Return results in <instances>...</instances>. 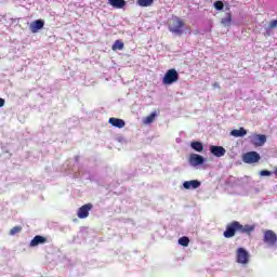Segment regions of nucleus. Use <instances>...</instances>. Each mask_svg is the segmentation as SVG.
Returning a JSON list of instances; mask_svg holds the SVG:
<instances>
[{
    "label": "nucleus",
    "instance_id": "nucleus-7",
    "mask_svg": "<svg viewBox=\"0 0 277 277\" xmlns=\"http://www.w3.org/2000/svg\"><path fill=\"white\" fill-rule=\"evenodd\" d=\"M92 207H93L92 203L83 205L82 207H80L78 209L77 216L80 220H85V217H88V215H90V211H92Z\"/></svg>",
    "mask_w": 277,
    "mask_h": 277
},
{
    "label": "nucleus",
    "instance_id": "nucleus-14",
    "mask_svg": "<svg viewBox=\"0 0 277 277\" xmlns=\"http://www.w3.org/2000/svg\"><path fill=\"white\" fill-rule=\"evenodd\" d=\"M42 243H47V237L37 235L30 241V248H36V246H40Z\"/></svg>",
    "mask_w": 277,
    "mask_h": 277
},
{
    "label": "nucleus",
    "instance_id": "nucleus-24",
    "mask_svg": "<svg viewBox=\"0 0 277 277\" xmlns=\"http://www.w3.org/2000/svg\"><path fill=\"white\" fill-rule=\"evenodd\" d=\"M214 8H215V10H219V11L224 10V2H222V1L214 2Z\"/></svg>",
    "mask_w": 277,
    "mask_h": 277
},
{
    "label": "nucleus",
    "instance_id": "nucleus-23",
    "mask_svg": "<svg viewBox=\"0 0 277 277\" xmlns=\"http://www.w3.org/2000/svg\"><path fill=\"white\" fill-rule=\"evenodd\" d=\"M179 243L180 246L187 248V246H189V238L187 236H183L179 239Z\"/></svg>",
    "mask_w": 277,
    "mask_h": 277
},
{
    "label": "nucleus",
    "instance_id": "nucleus-25",
    "mask_svg": "<svg viewBox=\"0 0 277 277\" xmlns=\"http://www.w3.org/2000/svg\"><path fill=\"white\" fill-rule=\"evenodd\" d=\"M269 29H276L277 27V19H273L269 25H268Z\"/></svg>",
    "mask_w": 277,
    "mask_h": 277
},
{
    "label": "nucleus",
    "instance_id": "nucleus-3",
    "mask_svg": "<svg viewBox=\"0 0 277 277\" xmlns=\"http://www.w3.org/2000/svg\"><path fill=\"white\" fill-rule=\"evenodd\" d=\"M176 81H179V71L174 68L167 70L162 78L163 85H172V83H176Z\"/></svg>",
    "mask_w": 277,
    "mask_h": 277
},
{
    "label": "nucleus",
    "instance_id": "nucleus-22",
    "mask_svg": "<svg viewBox=\"0 0 277 277\" xmlns=\"http://www.w3.org/2000/svg\"><path fill=\"white\" fill-rule=\"evenodd\" d=\"M23 226H14L10 229L9 235L14 236L18 235V233H22Z\"/></svg>",
    "mask_w": 277,
    "mask_h": 277
},
{
    "label": "nucleus",
    "instance_id": "nucleus-28",
    "mask_svg": "<svg viewBox=\"0 0 277 277\" xmlns=\"http://www.w3.org/2000/svg\"><path fill=\"white\" fill-rule=\"evenodd\" d=\"M213 88H220V83L214 82V83H213Z\"/></svg>",
    "mask_w": 277,
    "mask_h": 277
},
{
    "label": "nucleus",
    "instance_id": "nucleus-27",
    "mask_svg": "<svg viewBox=\"0 0 277 277\" xmlns=\"http://www.w3.org/2000/svg\"><path fill=\"white\" fill-rule=\"evenodd\" d=\"M3 105H5V100L0 98V107H3Z\"/></svg>",
    "mask_w": 277,
    "mask_h": 277
},
{
    "label": "nucleus",
    "instance_id": "nucleus-11",
    "mask_svg": "<svg viewBox=\"0 0 277 277\" xmlns=\"http://www.w3.org/2000/svg\"><path fill=\"white\" fill-rule=\"evenodd\" d=\"M210 153L214 155V157H224L226 155V149L223 146H210Z\"/></svg>",
    "mask_w": 277,
    "mask_h": 277
},
{
    "label": "nucleus",
    "instance_id": "nucleus-12",
    "mask_svg": "<svg viewBox=\"0 0 277 277\" xmlns=\"http://www.w3.org/2000/svg\"><path fill=\"white\" fill-rule=\"evenodd\" d=\"M108 122H109V124H111V127H116V129H124L126 122L123 119L110 117Z\"/></svg>",
    "mask_w": 277,
    "mask_h": 277
},
{
    "label": "nucleus",
    "instance_id": "nucleus-16",
    "mask_svg": "<svg viewBox=\"0 0 277 277\" xmlns=\"http://www.w3.org/2000/svg\"><path fill=\"white\" fill-rule=\"evenodd\" d=\"M230 135H233V137H243L245 135H248V131L240 128L239 130H232Z\"/></svg>",
    "mask_w": 277,
    "mask_h": 277
},
{
    "label": "nucleus",
    "instance_id": "nucleus-17",
    "mask_svg": "<svg viewBox=\"0 0 277 277\" xmlns=\"http://www.w3.org/2000/svg\"><path fill=\"white\" fill-rule=\"evenodd\" d=\"M190 147L193 148V150H196V153H202V150H205V146L201 142L198 141L192 142Z\"/></svg>",
    "mask_w": 277,
    "mask_h": 277
},
{
    "label": "nucleus",
    "instance_id": "nucleus-21",
    "mask_svg": "<svg viewBox=\"0 0 277 277\" xmlns=\"http://www.w3.org/2000/svg\"><path fill=\"white\" fill-rule=\"evenodd\" d=\"M153 3H155V0H137V5H140L141 8H148Z\"/></svg>",
    "mask_w": 277,
    "mask_h": 277
},
{
    "label": "nucleus",
    "instance_id": "nucleus-5",
    "mask_svg": "<svg viewBox=\"0 0 277 277\" xmlns=\"http://www.w3.org/2000/svg\"><path fill=\"white\" fill-rule=\"evenodd\" d=\"M243 163H259L261 155L256 151H248L242 156Z\"/></svg>",
    "mask_w": 277,
    "mask_h": 277
},
{
    "label": "nucleus",
    "instance_id": "nucleus-20",
    "mask_svg": "<svg viewBox=\"0 0 277 277\" xmlns=\"http://www.w3.org/2000/svg\"><path fill=\"white\" fill-rule=\"evenodd\" d=\"M113 51H122L124 49V42L121 40H116L111 47Z\"/></svg>",
    "mask_w": 277,
    "mask_h": 277
},
{
    "label": "nucleus",
    "instance_id": "nucleus-26",
    "mask_svg": "<svg viewBox=\"0 0 277 277\" xmlns=\"http://www.w3.org/2000/svg\"><path fill=\"white\" fill-rule=\"evenodd\" d=\"M261 176H272V171H267V170H262L260 172Z\"/></svg>",
    "mask_w": 277,
    "mask_h": 277
},
{
    "label": "nucleus",
    "instance_id": "nucleus-8",
    "mask_svg": "<svg viewBox=\"0 0 277 277\" xmlns=\"http://www.w3.org/2000/svg\"><path fill=\"white\" fill-rule=\"evenodd\" d=\"M265 142H267L265 134H253L251 136V144H253V146H264Z\"/></svg>",
    "mask_w": 277,
    "mask_h": 277
},
{
    "label": "nucleus",
    "instance_id": "nucleus-15",
    "mask_svg": "<svg viewBox=\"0 0 277 277\" xmlns=\"http://www.w3.org/2000/svg\"><path fill=\"white\" fill-rule=\"evenodd\" d=\"M108 3L116 10H122L127 5V1L124 0H108Z\"/></svg>",
    "mask_w": 277,
    "mask_h": 277
},
{
    "label": "nucleus",
    "instance_id": "nucleus-4",
    "mask_svg": "<svg viewBox=\"0 0 277 277\" xmlns=\"http://www.w3.org/2000/svg\"><path fill=\"white\" fill-rule=\"evenodd\" d=\"M236 263L240 265H248L250 263V253L245 248L236 250Z\"/></svg>",
    "mask_w": 277,
    "mask_h": 277
},
{
    "label": "nucleus",
    "instance_id": "nucleus-6",
    "mask_svg": "<svg viewBox=\"0 0 277 277\" xmlns=\"http://www.w3.org/2000/svg\"><path fill=\"white\" fill-rule=\"evenodd\" d=\"M264 243L267 246H276L277 243V235L272 229L264 230Z\"/></svg>",
    "mask_w": 277,
    "mask_h": 277
},
{
    "label": "nucleus",
    "instance_id": "nucleus-1",
    "mask_svg": "<svg viewBox=\"0 0 277 277\" xmlns=\"http://www.w3.org/2000/svg\"><path fill=\"white\" fill-rule=\"evenodd\" d=\"M236 233H241L242 235H252L254 233V225H242L239 221H233L227 224L226 230L223 233L225 239H230L235 237Z\"/></svg>",
    "mask_w": 277,
    "mask_h": 277
},
{
    "label": "nucleus",
    "instance_id": "nucleus-2",
    "mask_svg": "<svg viewBox=\"0 0 277 277\" xmlns=\"http://www.w3.org/2000/svg\"><path fill=\"white\" fill-rule=\"evenodd\" d=\"M185 27V22L181 19L179 16H174L169 26V30L172 34H176L177 36H183V28Z\"/></svg>",
    "mask_w": 277,
    "mask_h": 277
},
{
    "label": "nucleus",
    "instance_id": "nucleus-9",
    "mask_svg": "<svg viewBox=\"0 0 277 277\" xmlns=\"http://www.w3.org/2000/svg\"><path fill=\"white\" fill-rule=\"evenodd\" d=\"M188 161L193 167L202 166L205 158L198 154H190Z\"/></svg>",
    "mask_w": 277,
    "mask_h": 277
},
{
    "label": "nucleus",
    "instance_id": "nucleus-13",
    "mask_svg": "<svg viewBox=\"0 0 277 277\" xmlns=\"http://www.w3.org/2000/svg\"><path fill=\"white\" fill-rule=\"evenodd\" d=\"M184 189H198L200 187V181L193 180V181H185L183 183Z\"/></svg>",
    "mask_w": 277,
    "mask_h": 277
},
{
    "label": "nucleus",
    "instance_id": "nucleus-19",
    "mask_svg": "<svg viewBox=\"0 0 277 277\" xmlns=\"http://www.w3.org/2000/svg\"><path fill=\"white\" fill-rule=\"evenodd\" d=\"M157 118V111L151 113L149 116L145 117L143 120L144 124H153Z\"/></svg>",
    "mask_w": 277,
    "mask_h": 277
},
{
    "label": "nucleus",
    "instance_id": "nucleus-10",
    "mask_svg": "<svg viewBox=\"0 0 277 277\" xmlns=\"http://www.w3.org/2000/svg\"><path fill=\"white\" fill-rule=\"evenodd\" d=\"M44 28V21L43 19H36L35 22H32L30 24V31L32 34H38V31H40V29Z\"/></svg>",
    "mask_w": 277,
    "mask_h": 277
},
{
    "label": "nucleus",
    "instance_id": "nucleus-18",
    "mask_svg": "<svg viewBox=\"0 0 277 277\" xmlns=\"http://www.w3.org/2000/svg\"><path fill=\"white\" fill-rule=\"evenodd\" d=\"M221 23L224 25V27H230L233 24V14L226 13V16L221 19Z\"/></svg>",
    "mask_w": 277,
    "mask_h": 277
}]
</instances>
